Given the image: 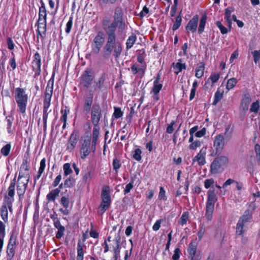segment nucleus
Returning <instances> with one entry per match:
<instances>
[{"instance_id":"obj_14","label":"nucleus","mask_w":260,"mask_h":260,"mask_svg":"<svg viewBox=\"0 0 260 260\" xmlns=\"http://www.w3.org/2000/svg\"><path fill=\"white\" fill-rule=\"evenodd\" d=\"M104 38L102 34H99L93 39L91 44L92 51L98 54L104 44Z\"/></svg>"},{"instance_id":"obj_3","label":"nucleus","mask_w":260,"mask_h":260,"mask_svg":"<svg viewBox=\"0 0 260 260\" xmlns=\"http://www.w3.org/2000/svg\"><path fill=\"white\" fill-rule=\"evenodd\" d=\"M102 202L98 207V214L102 215L110 208L112 200L110 196V188L108 185L103 186L101 191Z\"/></svg>"},{"instance_id":"obj_8","label":"nucleus","mask_w":260,"mask_h":260,"mask_svg":"<svg viewBox=\"0 0 260 260\" xmlns=\"http://www.w3.org/2000/svg\"><path fill=\"white\" fill-rule=\"evenodd\" d=\"M70 191H68V190L66 189L64 192H62V194H64V196H62L60 200V204L64 209L60 208L59 211L65 215H68L70 213L68 208L70 203Z\"/></svg>"},{"instance_id":"obj_60","label":"nucleus","mask_w":260,"mask_h":260,"mask_svg":"<svg viewBox=\"0 0 260 260\" xmlns=\"http://www.w3.org/2000/svg\"><path fill=\"white\" fill-rule=\"evenodd\" d=\"M182 22V18L180 15H178L175 19V21L173 25L172 29L175 31L177 30L181 25Z\"/></svg>"},{"instance_id":"obj_12","label":"nucleus","mask_w":260,"mask_h":260,"mask_svg":"<svg viewBox=\"0 0 260 260\" xmlns=\"http://www.w3.org/2000/svg\"><path fill=\"white\" fill-rule=\"evenodd\" d=\"M224 138L221 134L215 136L213 142V147L215 150V154L219 155L223 150L224 147Z\"/></svg>"},{"instance_id":"obj_7","label":"nucleus","mask_w":260,"mask_h":260,"mask_svg":"<svg viewBox=\"0 0 260 260\" xmlns=\"http://www.w3.org/2000/svg\"><path fill=\"white\" fill-rule=\"evenodd\" d=\"M92 141L90 136H85L82 138V142L80 148L81 158L83 159L86 158L90 153L91 151L94 152L96 149V145H95V149L92 148Z\"/></svg>"},{"instance_id":"obj_55","label":"nucleus","mask_w":260,"mask_h":260,"mask_svg":"<svg viewBox=\"0 0 260 260\" xmlns=\"http://www.w3.org/2000/svg\"><path fill=\"white\" fill-rule=\"evenodd\" d=\"M46 10L44 5L43 4L39 9V19H46Z\"/></svg>"},{"instance_id":"obj_47","label":"nucleus","mask_w":260,"mask_h":260,"mask_svg":"<svg viewBox=\"0 0 260 260\" xmlns=\"http://www.w3.org/2000/svg\"><path fill=\"white\" fill-rule=\"evenodd\" d=\"M234 130V126L231 124L228 125L225 129L224 136L226 138H230Z\"/></svg>"},{"instance_id":"obj_51","label":"nucleus","mask_w":260,"mask_h":260,"mask_svg":"<svg viewBox=\"0 0 260 260\" xmlns=\"http://www.w3.org/2000/svg\"><path fill=\"white\" fill-rule=\"evenodd\" d=\"M63 169L64 171V175L68 176L73 173V170L71 167L70 163H66L63 166Z\"/></svg>"},{"instance_id":"obj_56","label":"nucleus","mask_w":260,"mask_h":260,"mask_svg":"<svg viewBox=\"0 0 260 260\" xmlns=\"http://www.w3.org/2000/svg\"><path fill=\"white\" fill-rule=\"evenodd\" d=\"M21 169L24 170L25 171H28L30 169L29 163L28 160V157H25L23 159L22 163L20 167Z\"/></svg>"},{"instance_id":"obj_30","label":"nucleus","mask_w":260,"mask_h":260,"mask_svg":"<svg viewBox=\"0 0 260 260\" xmlns=\"http://www.w3.org/2000/svg\"><path fill=\"white\" fill-rule=\"evenodd\" d=\"M0 215L2 219L5 222H7L8 221V211L7 207L6 206L4 202L0 208Z\"/></svg>"},{"instance_id":"obj_38","label":"nucleus","mask_w":260,"mask_h":260,"mask_svg":"<svg viewBox=\"0 0 260 260\" xmlns=\"http://www.w3.org/2000/svg\"><path fill=\"white\" fill-rule=\"evenodd\" d=\"M220 78V74L218 73H212L209 78L208 79L207 81L206 82L205 85L206 86L208 82L210 81V80L211 81V82H212V86H213V85L217 82V81L219 80Z\"/></svg>"},{"instance_id":"obj_40","label":"nucleus","mask_w":260,"mask_h":260,"mask_svg":"<svg viewBox=\"0 0 260 260\" xmlns=\"http://www.w3.org/2000/svg\"><path fill=\"white\" fill-rule=\"evenodd\" d=\"M250 99H242L241 103L240 110H243V112H246L249 108Z\"/></svg>"},{"instance_id":"obj_33","label":"nucleus","mask_w":260,"mask_h":260,"mask_svg":"<svg viewBox=\"0 0 260 260\" xmlns=\"http://www.w3.org/2000/svg\"><path fill=\"white\" fill-rule=\"evenodd\" d=\"M76 184L75 179L72 176H69L64 181L63 186L64 188H72Z\"/></svg>"},{"instance_id":"obj_32","label":"nucleus","mask_w":260,"mask_h":260,"mask_svg":"<svg viewBox=\"0 0 260 260\" xmlns=\"http://www.w3.org/2000/svg\"><path fill=\"white\" fill-rule=\"evenodd\" d=\"M252 217L251 212L249 210H246L243 213V215L240 218L238 221L244 223L249 222Z\"/></svg>"},{"instance_id":"obj_36","label":"nucleus","mask_w":260,"mask_h":260,"mask_svg":"<svg viewBox=\"0 0 260 260\" xmlns=\"http://www.w3.org/2000/svg\"><path fill=\"white\" fill-rule=\"evenodd\" d=\"M159 77L158 76L154 82L152 92L154 95H156L162 88V85L159 82Z\"/></svg>"},{"instance_id":"obj_62","label":"nucleus","mask_w":260,"mask_h":260,"mask_svg":"<svg viewBox=\"0 0 260 260\" xmlns=\"http://www.w3.org/2000/svg\"><path fill=\"white\" fill-rule=\"evenodd\" d=\"M259 102L258 101H256L251 104L249 111L250 112L257 113L259 110Z\"/></svg>"},{"instance_id":"obj_24","label":"nucleus","mask_w":260,"mask_h":260,"mask_svg":"<svg viewBox=\"0 0 260 260\" xmlns=\"http://www.w3.org/2000/svg\"><path fill=\"white\" fill-rule=\"evenodd\" d=\"M46 160L45 157L41 160L40 167L37 172V174L34 177L35 181H36L37 180H39L41 176H42V174L44 173L46 166Z\"/></svg>"},{"instance_id":"obj_35","label":"nucleus","mask_w":260,"mask_h":260,"mask_svg":"<svg viewBox=\"0 0 260 260\" xmlns=\"http://www.w3.org/2000/svg\"><path fill=\"white\" fill-rule=\"evenodd\" d=\"M56 229H57V232L56 233L55 237L57 239H60L62 238L64 235V232L65 231V228L60 224L58 225H56L54 226Z\"/></svg>"},{"instance_id":"obj_37","label":"nucleus","mask_w":260,"mask_h":260,"mask_svg":"<svg viewBox=\"0 0 260 260\" xmlns=\"http://www.w3.org/2000/svg\"><path fill=\"white\" fill-rule=\"evenodd\" d=\"M134 177H131V181L126 185L123 192L124 195H126L130 192L131 190L134 188Z\"/></svg>"},{"instance_id":"obj_59","label":"nucleus","mask_w":260,"mask_h":260,"mask_svg":"<svg viewBox=\"0 0 260 260\" xmlns=\"http://www.w3.org/2000/svg\"><path fill=\"white\" fill-rule=\"evenodd\" d=\"M244 223L240 221H238L236 225V234L238 235H242L243 233V227L244 225Z\"/></svg>"},{"instance_id":"obj_26","label":"nucleus","mask_w":260,"mask_h":260,"mask_svg":"<svg viewBox=\"0 0 260 260\" xmlns=\"http://www.w3.org/2000/svg\"><path fill=\"white\" fill-rule=\"evenodd\" d=\"M54 78L52 76L48 81L47 87L46 88L45 96L46 98H51L53 90Z\"/></svg>"},{"instance_id":"obj_17","label":"nucleus","mask_w":260,"mask_h":260,"mask_svg":"<svg viewBox=\"0 0 260 260\" xmlns=\"http://www.w3.org/2000/svg\"><path fill=\"white\" fill-rule=\"evenodd\" d=\"M16 177L11 181L8 189V194L4 197V201H14Z\"/></svg>"},{"instance_id":"obj_2","label":"nucleus","mask_w":260,"mask_h":260,"mask_svg":"<svg viewBox=\"0 0 260 260\" xmlns=\"http://www.w3.org/2000/svg\"><path fill=\"white\" fill-rule=\"evenodd\" d=\"M101 117L102 113L100 105L99 104H94L92 105L91 112V120L94 125L92 131V148L93 150L95 149V145L97 143L100 134L99 124Z\"/></svg>"},{"instance_id":"obj_53","label":"nucleus","mask_w":260,"mask_h":260,"mask_svg":"<svg viewBox=\"0 0 260 260\" xmlns=\"http://www.w3.org/2000/svg\"><path fill=\"white\" fill-rule=\"evenodd\" d=\"M198 129H199L198 125H195V126H193L192 127H191L189 129L190 137H189V139L188 140V142L190 144H191L194 141V140H193V137L194 136V134L197 131H198Z\"/></svg>"},{"instance_id":"obj_54","label":"nucleus","mask_w":260,"mask_h":260,"mask_svg":"<svg viewBox=\"0 0 260 260\" xmlns=\"http://www.w3.org/2000/svg\"><path fill=\"white\" fill-rule=\"evenodd\" d=\"M189 218V213L188 212H184L183 213L179 223L181 225L186 224V222Z\"/></svg>"},{"instance_id":"obj_61","label":"nucleus","mask_w":260,"mask_h":260,"mask_svg":"<svg viewBox=\"0 0 260 260\" xmlns=\"http://www.w3.org/2000/svg\"><path fill=\"white\" fill-rule=\"evenodd\" d=\"M158 198L159 200L167 201V197L166 196V191L162 186L159 187V192Z\"/></svg>"},{"instance_id":"obj_18","label":"nucleus","mask_w":260,"mask_h":260,"mask_svg":"<svg viewBox=\"0 0 260 260\" xmlns=\"http://www.w3.org/2000/svg\"><path fill=\"white\" fill-rule=\"evenodd\" d=\"M198 21L199 16L198 15H196L188 22V24L186 26V30L187 31V32H194L196 31L198 27Z\"/></svg>"},{"instance_id":"obj_20","label":"nucleus","mask_w":260,"mask_h":260,"mask_svg":"<svg viewBox=\"0 0 260 260\" xmlns=\"http://www.w3.org/2000/svg\"><path fill=\"white\" fill-rule=\"evenodd\" d=\"M84 241L85 239L83 240V242L80 239L78 240L77 247V255L76 260H83L84 259V248H86V246L84 244Z\"/></svg>"},{"instance_id":"obj_15","label":"nucleus","mask_w":260,"mask_h":260,"mask_svg":"<svg viewBox=\"0 0 260 260\" xmlns=\"http://www.w3.org/2000/svg\"><path fill=\"white\" fill-rule=\"evenodd\" d=\"M122 10L121 8L119 7L116 8L114 13V21L112 24L108 27L107 29L115 30V29L118 24V22L120 21V20L122 19Z\"/></svg>"},{"instance_id":"obj_29","label":"nucleus","mask_w":260,"mask_h":260,"mask_svg":"<svg viewBox=\"0 0 260 260\" xmlns=\"http://www.w3.org/2000/svg\"><path fill=\"white\" fill-rule=\"evenodd\" d=\"M17 244V234L15 232L12 231L7 246L16 247Z\"/></svg>"},{"instance_id":"obj_6","label":"nucleus","mask_w":260,"mask_h":260,"mask_svg":"<svg viewBox=\"0 0 260 260\" xmlns=\"http://www.w3.org/2000/svg\"><path fill=\"white\" fill-rule=\"evenodd\" d=\"M229 163V158L225 156L216 157L212 162L210 172L212 174H217L222 171L224 167Z\"/></svg>"},{"instance_id":"obj_63","label":"nucleus","mask_w":260,"mask_h":260,"mask_svg":"<svg viewBox=\"0 0 260 260\" xmlns=\"http://www.w3.org/2000/svg\"><path fill=\"white\" fill-rule=\"evenodd\" d=\"M50 217L53 222L54 226L60 224V219L58 217V215L55 212H54V213L52 214H51L50 215Z\"/></svg>"},{"instance_id":"obj_50","label":"nucleus","mask_w":260,"mask_h":260,"mask_svg":"<svg viewBox=\"0 0 260 260\" xmlns=\"http://www.w3.org/2000/svg\"><path fill=\"white\" fill-rule=\"evenodd\" d=\"M11 149V144L10 143L7 144L2 147V148L1 149V152L4 156H7L10 154Z\"/></svg>"},{"instance_id":"obj_39","label":"nucleus","mask_w":260,"mask_h":260,"mask_svg":"<svg viewBox=\"0 0 260 260\" xmlns=\"http://www.w3.org/2000/svg\"><path fill=\"white\" fill-rule=\"evenodd\" d=\"M137 37L135 35L133 34L130 36L127 39L126 43V48H131L135 43Z\"/></svg>"},{"instance_id":"obj_19","label":"nucleus","mask_w":260,"mask_h":260,"mask_svg":"<svg viewBox=\"0 0 260 260\" xmlns=\"http://www.w3.org/2000/svg\"><path fill=\"white\" fill-rule=\"evenodd\" d=\"M41 56L38 53H36L34 56V59L32 62V67L33 70L36 72L38 75H40L41 70Z\"/></svg>"},{"instance_id":"obj_46","label":"nucleus","mask_w":260,"mask_h":260,"mask_svg":"<svg viewBox=\"0 0 260 260\" xmlns=\"http://www.w3.org/2000/svg\"><path fill=\"white\" fill-rule=\"evenodd\" d=\"M46 25L38 24V35L42 37H44L46 35Z\"/></svg>"},{"instance_id":"obj_1","label":"nucleus","mask_w":260,"mask_h":260,"mask_svg":"<svg viewBox=\"0 0 260 260\" xmlns=\"http://www.w3.org/2000/svg\"><path fill=\"white\" fill-rule=\"evenodd\" d=\"M106 32L107 35V41L104 47L105 53L107 55L112 53L113 55L117 58L121 53V44L116 40L115 30L106 29Z\"/></svg>"},{"instance_id":"obj_21","label":"nucleus","mask_w":260,"mask_h":260,"mask_svg":"<svg viewBox=\"0 0 260 260\" xmlns=\"http://www.w3.org/2000/svg\"><path fill=\"white\" fill-rule=\"evenodd\" d=\"M173 70L174 73L178 75L183 70L186 69V64L185 63H183L181 59H179L176 63H173L172 64Z\"/></svg>"},{"instance_id":"obj_58","label":"nucleus","mask_w":260,"mask_h":260,"mask_svg":"<svg viewBox=\"0 0 260 260\" xmlns=\"http://www.w3.org/2000/svg\"><path fill=\"white\" fill-rule=\"evenodd\" d=\"M237 83V80L235 78H232L228 80L226 89L230 90L232 89Z\"/></svg>"},{"instance_id":"obj_57","label":"nucleus","mask_w":260,"mask_h":260,"mask_svg":"<svg viewBox=\"0 0 260 260\" xmlns=\"http://www.w3.org/2000/svg\"><path fill=\"white\" fill-rule=\"evenodd\" d=\"M132 72L133 74H136L138 72H140L142 74L144 73V69L140 68L139 66L137 64H134L131 68Z\"/></svg>"},{"instance_id":"obj_43","label":"nucleus","mask_w":260,"mask_h":260,"mask_svg":"<svg viewBox=\"0 0 260 260\" xmlns=\"http://www.w3.org/2000/svg\"><path fill=\"white\" fill-rule=\"evenodd\" d=\"M142 151L140 148H136L133 151V158L137 161L140 162L142 160Z\"/></svg>"},{"instance_id":"obj_13","label":"nucleus","mask_w":260,"mask_h":260,"mask_svg":"<svg viewBox=\"0 0 260 260\" xmlns=\"http://www.w3.org/2000/svg\"><path fill=\"white\" fill-rule=\"evenodd\" d=\"M51 105V99H44L43 102V130L45 132L47 129V121L48 114L51 111V109L49 110Z\"/></svg>"},{"instance_id":"obj_45","label":"nucleus","mask_w":260,"mask_h":260,"mask_svg":"<svg viewBox=\"0 0 260 260\" xmlns=\"http://www.w3.org/2000/svg\"><path fill=\"white\" fill-rule=\"evenodd\" d=\"M202 146V142L199 140H194L188 146V148L191 150H196L198 148Z\"/></svg>"},{"instance_id":"obj_48","label":"nucleus","mask_w":260,"mask_h":260,"mask_svg":"<svg viewBox=\"0 0 260 260\" xmlns=\"http://www.w3.org/2000/svg\"><path fill=\"white\" fill-rule=\"evenodd\" d=\"M216 25L220 30V32L222 34H226L231 29H229V27L227 28L224 27L221 23V22L219 21H217L216 22Z\"/></svg>"},{"instance_id":"obj_31","label":"nucleus","mask_w":260,"mask_h":260,"mask_svg":"<svg viewBox=\"0 0 260 260\" xmlns=\"http://www.w3.org/2000/svg\"><path fill=\"white\" fill-rule=\"evenodd\" d=\"M16 247H12L10 246H7V260H12L14 258L15 252H16Z\"/></svg>"},{"instance_id":"obj_11","label":"nucleus","mask_w":260,"mask_h":260,"mask_svg":"<svg viewBox=\"0 0 260 260\" xmlns=\"http://www.w3.org/2000/svg\"><path fill=\"white\" fill-rule=\"evenodd\" d=\"M79 139V131L74 129L71 134L67 144L66 150L72 151L76 147Z\"/></svg>"},{"instance_id":"obj_52","label":"nucleus","mask_w":260,"mask_h":260,"mask_svg":"<svg viewBox=\"0 0 260 260\" xmlns=\"http://www.w3.org/2000/svg\"><path fill=\"white\" fill-rule=\"evenodd\" d=\"M114 113L113 114V117L116 119L119 118L123 116V112L121 111V108L119 107H114Z\"/></svg>"},{"instance_id":"obj_28","label":"nucleus","mask_w":260,"mask_h":260,"mask_svg":"<svg viewBox=\"0 0 260 260\" xmlns=\"http://www.w3.org/2000/svg\"><path fill=\"white\" fill-rule=\"evenodd\" d=\"M18 106L21 113H24L26 110V106L27 99H16Z\"/></svg>"},{"instance_id":"obj_5","label":"nucleus","mask_w":260,"mask_h":260,"mask_svg":"<svg viewBox=\"0 0 260 260\" xmlns=\"http://www.w3.org/2000/svg\"><path fill=\"white\" fill-rule=\"evenodd\" d=\"M30 175L29 174L22 173L21 171L19 173V176L17 182V193L19 197V200H21L26 190L29 182Z\"/></svg>"},{"instance_id":"obj_44","label":"nucleus","mask_w":260,"mask_h":260,"mask_svg":"<svg viewBox=\"0 0 260 260\" xmlns=\"http://www.w3.org/2000/svg\"><path fill=\"white\" fill-rule=\"evenodd\" d=\"M112 166L113 170L115 171L116 173H117L118 170L121 166L120 160L117 158H114L113 159Z\"/></svg>"},{"instance_id":"obj_64","label":"nucleus","mask_w":260,"mask_h":260,"mask_svg":"<svg viewBox=\"0 0 260 260\" xmlns=\"http://www.w3.org/2000/svg\"><path fill=\"white\" fill-rule=\"evenodd\" d=\"M253 60L255 63H260V50H254L252 52Z\"/></svg>"},{"instance_id":"obj_23","label":"nucleus","mask_w":260,"mask_h":260,"mask_svg":"<svg viewBox=\"0 0 260 260\" xmlns=\"http://www.w3.org/2000/svg\"><path fill=\"white\" fill-rule=\"evenodd\" d=\"M234 11V9L233 7H229L225 9L224 19L228 25L229 29H231L232 26V16L231 14Z\"/></svg>"},{"instance_id":"obj_16","label":"nucleus","mask_w":260,"mask_h":260,"mask_svg":"<svg viewBox=\"0 0 260 260\" xmlns=\"http://www.w3.org/2000/svg\"><path fill=\"white\" fill-rule=\"evenodd\" d=\"M206 148H202L199 153L192 158V164L195 161L198 162L200 166H204L206 164Z\"/></svg>"},{"instance_id":"obj_27","label":"nucleus","mask_w":260,"mask_h":260,"mask_svg":"<svg viewBox=\"0 0 260 260\" xmlns=\"http://www.w3.org/2000/svg\"><path fill=\"white\" fill-rule=\"evenodd\" d=\"M94 170L90 169L82 176V181L89 184L93 177Z\"/></svg>"},{"instance_id":"obj_25","label":"nucleus","mask_w":260,"mask_h":260,"mask_svg":"<svg viewBox=\"0 0 260 260\" xmlns=\"http://www.w3.org/2000/svg\"><path fill=\"white\" fill-rule=\"evenodd\" d=\"M205 71V64L203 62L199 63L195 69V76L201 78L204 76Z\"/></svg>"},{"instance_id":"obj_10","label":"nucleus","mask_w":260,"mask_h":260,"mask_svg":"<svg viewBox=\"0 0 260 260\" xmlns=\"http://www.w3.org/2000/svg\"><path fill=\"white\" fill-rule=\"evenodd\" d=\"M94 78L93 73L91 70H86L80 77V84L85 88L91 85Z\"/></svg>"},{"instance_id":"obj_49","label":"nucleus","mask_w":260,"mask_h":260,"mask_svg":"<svg viewBox=\"0 0 260 260\" xmlns=\"http://www.w3.org/2000/svg\"><path fill=\"white\" fill-rule=\"evenodd\" d=\"M15 93L16 98H27V95L25 94V90L21 88H17Z\"/></svg>"},{"instance_id":"obj_4","label":"nucleus","mask_w":260,"mask_h":260,"mask_svg":"<svg viewBox=\"0 0 260 260\" xmlns=\"http://www.w3.org/2000/svg\"><path fill=\"white\" fill-rule=\"evenodd\" d=\"M207 200L206 203L205 217L208 221L212 219L215 202L217 198L215 193L214 189H209L207 191Z\"/></svg>"},{"instance_id":"obj_22","label":"nucleus","mask_w":260,"mask_h":260,"mask_svg":"<svg viewBox=\"0 0 260 260\" xmlns=\"http://www.w3.org/2000/svg\"><path fill=\"white\" fill-rule=\"evenodd\" d=\"M53 189L50 190L46 196V200L48 203L54 202L59 196L58 190Z\"/></svg>"},{"instance_id":"obj_41","label":"nucleus","mask_w":260,"mask_h":260,"mask_svg":"<svg viewBox=\"0 0 260 260\" xmlns=\"http://www.w3.org/2000/svg\"><path fill=\"white\" fill-rule=\"evenodd\" d=\"M92 103V99H86L83 106V110L86 113H89Z\"/></svg>"},{"instance_id":"obj_9","label":"nucleus","mask_w":260,"mask_h":260,"mask_svg":"<svg viewBox=\"0 0 260 260\" xmlns=\"http://www.w3.org/2000/svg\"><path fill=\"white\" fill-rule=\"evenodd\" d=\"M188 258L190 260H200L202 254L200 251H197V243L195 241H191L187 249Z\"/></svg>"},{"instance_id":"obj_42","label":"nucleus","mask_w":260,"mask_h":260,"mask_svg":"<svg viewBox=\"0 0 260 260\" xmlns=\"http://www.w3.org/2000/svg\"><path fill=\"white\" fill-rule=\"evenodd\" d=\"M61 113L62 114L60 117L59 121L62 122H67V115L70 113V109L67 106L64 107V109H61Z\"/></svg>"},{"instance_id":"obj_34","label":"nucleus","mask_w":260,"mask_h":260,"mask_svg":"<svg viewBox=\"0 0 260 260\" xmlns=\"http://www.w3.org/2000/svg\"><path fill=\"white\" fill-rule=\"evenodd\" d=\"M207 18V17L206 14H204L202 16L200 21L199 26L198 28V32L199 34H202L204 31V28L206 23Z\"/></svg>"}]
</instances>
